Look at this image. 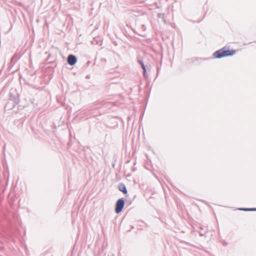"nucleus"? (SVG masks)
I'll return each mask as SVG.
<instances>
[{"label": "nucleus", "mask_w": 256, "mask_h": 256, "mask_svg": "<svg viewBox=\"0 0 256 256\" xmlns=\"http://www.w3.org/2000/svg\"><path fill=\"white\" fill-rule=\"evenodd\" d=\"M236 51L234 50H230L227 46L224 48L216 51L213 54V56L215 58H221L224 57L230 56L234 55Z\"/></svg>", "instance_id": "obj_1"}, {"label": "nucleus", "mask_w": 256, "mask_h": 256, "mask_svg": "<svg viewBox=\"0 0 256 256\" xmlns=\"http://www.w3.org/2000/svg\"><path fill=\"white\" fill-rule=\"evenodd\" d=\"M238 210H240L246 211V212L250 211V208H240Z\"/></svg>", "instance_id": "obj_9"}, {"label": "nucleus", "mask_w": 256, "mask_h": 256, "mask_svg": "<svg viewBox=\"0 0 256 256\" xmlns=\"http://www.w3.org/2000/svg\"><path fill=\"white\" fill-rule=\"evenodd\" d=\"M118 188L120 192H122L124 194H126L128 192L126 186L123 183L119 184Z\"/></svg>", "instance_id": "obj_6"}, {"label": "nucleus", "mask_w": 256, "mask_h": 256, "mask_svg": "<svg viewBox=\"0 0 256 256\" xmlns=\"http://www.w3.org/2000/svg\"><path fill=\"white\" fill-rule=\"evenodd\" d=\"M250 211H256V208H250Z\"/></svg>", "instance_id": "obj_12"}, {"label": "nucleus", "mask_w": 256, "mask_h": 256, "mask_svg": "<svg viewBox=\"0 0 256 256\" xmlns=\"http://www.w3.org/2000/svg\"><path fill=\"white\" fill-rule=\"evenodd\" d=\"M77 60V58L74 55L70 54L68 56L67 62L71 66L74 65L76 63Z\"/></svg>", "instance_id": "obj_5"}, {"label": "nucleus", "mask_w": 256, "mask_h": 256, "mask_svg": "<svg viewBox=\"0 0 256 256\" xmlns=\"http://www.w3.org/2000/svg\"><path fill=\"white\" fill-rule=\"evenodd\" d=\"M138 62L140 64L141 66H142V70H144V71L146 70V66L143 62V61L142 60H138Z\"/></svg>", "instance_id": "obj_7"}, {"label": "nucleus", "mask_w": 256, "mask_h": 256, "mask_svg": "<svg viewBox=\"0 0 256 256\" xmlns=\"http://www.w3.org/2000/svg\"><path fill=\"white\" fill-rule=\"evenodd\" d=\"M19 103L14 102L12 100H10L8 99V102L5 105L4 109L6 110H9L13 109L15 106L17 104H18Z\"/></svg>", "instance_id": "obj_4"}, {"label": "nucleus", "mask_w": 256, "mask_h": 256, "mask_svg": "<svg viewBox=\"0 0 256 256\" xmlns=\"http://www.w3.org/2000/svg\"><path fill=\"white\" fill-rule=\"evenodd\" d=\"M143 75L144 78H146L148 76L146 74V70H143Z\"/></svg>", "instance_id": "obj_11"}, {"label": "nucleus", "mask_w": 256, "mask_h": 256, "mask_svg": "<svg viewBox=\"0 0 256 256\" xmlns=\"http://www.w3.org/2000/svg\"><path fill=\"white\" fill-rule=\"evenodd\" d=\"M125 204V200L124 198H120L118 199L116 202L115 206V212L116 214H119L122 210Z\"/></svg>", "instance_id": "obj_3"}, {"label": "nucleus", "mask_w": 256, "mask_h": 256, "mask_svg": "<svg viewBox=\"0 0 256 256\" xmlns=\"http://www.w3.org/2000/svg\"><path fill=\"white\" fill-rule=\"evenodd\" d=\"M201 228V230L199 232V234H200V236H204L206 232H203L202 231V228Z\"/></svg>", "instance_id": "obj_10"}, {"label": "nucleus", "mask_w": 256, "mask_h": 256, "mask_svg": "<svg viewBox=\"0 0 256 256\" xmlns=\"http://www.w3.org/2000/svg\"><path fill=\"white\" fill-rule=\"evenodd\" d=\"M8 99L10 100H12L20 103V94L18 93L17 90L16 88H10L8 93Z\"/></svg>", "instance_id": "obj_2"}, {"label": "nucleus", "mask_w": 256, "mask_h": 256, "mask_svg": "<svg viewBox=\"0 0 256 256\" xmlns=\"http://www.w3.org/2000/svg\"><path fill=\"white\" fill-rule=\"evenodd\" d=\"M158 18H162L163 20V21L166 23V22L164 20L165 18V14L162 13H159L158 14Z\"/></svg>", "instance_id": "obj_8"}]
</instances>
